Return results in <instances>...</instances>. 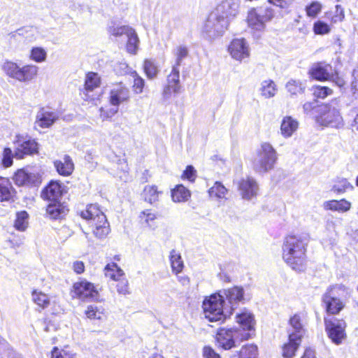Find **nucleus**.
<instances>
[{
	"instance_id": "11",
	"label": "nucleus",
	"mask_w": 358,
	"mask_h": 358,
	"mask_svg": "<svg viewBox=\"0 0 358 358\" xmlns=\"http://www.w3.org/2000/svg\"><path fill=\"white\" fill-rule=\"evenodd\" d=\"M325 329L329 338L336 345H340L346 338V323L337 318L325 319Z\"/></svg>"
},
{
	"instance_id": "55",
	"label": "nucleus",
	"mask_w": 358,
	"mask_h": 358,
	"mask_svg": "<svg viewBox=\"0 0 358 358\" xmlns=\"http://www.w3.org/2000/svg\"><path fill=\"white\" fill-rule=\"evenodd\" d=\"M100 117L104 121L112 117L118 112V108L113 107L108 110H105L103 108L99 109Z\"/></svg>"
},
{
	"instance_id": "58",
	"label": "nucleus",
	"mask_w": 358,
	"mask_h": 358,
	"mask_svg": "<svg viewBox=\"0 0 358 358\" xmlns=\"http://www.w3.org/2000/svg\"><path fill=\"white\" fill-rule=\"evenodd\" d=\"M352 76L353 80L351 84L352 91L355 98L358 99V69L354 70Z\"/></svg>"
},
{
	"instance_id": "31",
	"label": "nucleus",
	"mask_w": 358,
	"mask_h": 358,
	"mask_svg": "<svg viewBox=\"0 0 358 358\" xmlns=\"http://www.w3.org/2000/svg\"><path fill=\"white\" fill-rule=\"evenodd\" d=\"M285 88L292 96L303 94L306 90L305 83L299 80L290 79L286 84Z\"/></svg>"
},
{
	"instance_id": "12",
	"label": "nucleus",
	"mask_w": 358,
	"mask_h": 358,
	"mask_svg": "<svg viewBox=\"0 0 358 358\" xmlns=\"http://www.w3.org/2000/svg\"><path fill=\"white\" fill-rule=\"evenodd\" d=\"M100 83V77L96 73L89 72L87 73L84 87L80 92L82 99L87 101L98 99L99 94L97 90L99 88Z\"/></svg>"
},
{
	"instance_id": "59",
	"label": "nucleus",
	"mask_w": 358,
	"mask_h": 358,
	"mask_svg": "<svg viewBox=\"0 0 358 358\" xmlns=\"http://www.w3.org/2000/svg\"><path fill=\"white\" fill-rule=\"evenodd\" d=\"M182 177L187 178L190 182H193L196 178V171L192 166H187L184 171Z\"/></svg>"
},
{
	"instance_id": "24",
	"label": "nucleus",
	"mask_w": 358,
	"mask_h": 358,
	"mask_svg": "<svg viewBox=\"0 0 358 358\" xmlns=\"http://www.w3.org/2000/svg\"><path fill=\"white\" fill-rule=\"evenodd\" d=\"M290 329H289V338L292 341H301L305 334V329L301 323L299 315L295 314L289 319Z\"/></svg>"
},
{
	"instance_id": "2",
	"label": "nucleus",
	"mask_w": 358,
	"mask_h": 358,
	"mask_svg": "<svg viewBox=\"0 0 358 358\" xmlns=\"http://www.w3.org/2000/svg\"><path fill=\"white\" fill-rule=\"evenodd\" d=\"M278 159L275 150L269 143H263L257 150L256 155L252 162V167L258 173H265L274 168Z\"/></svg>"
},
{
	"instance_id": "5",
	"label": "nucleus",
	"mask_w": 358,
	"mask_h": 358,
	"mask_svg": "<svg viewBox=\"0 0 358 358\" xmlns=\"http://www.w3.org/2000/svg\"><path fill=\"white\" fill-rule=\"evenodd\" d=\"M274 17L273 9L268 6H262L251 8L247 16L248 27L253 31L263 32L266 29V24Z\"/></svg>"
},
{
	"instance_id": "10",
	"label": "nucleus",
	"mask_w": 358,
	"mask_h": 358,
	"mask_svg": "<svg viewBox=\"0 0 358 358\" xmlns=\"http://www.w3.org/2000/svg\"><path fill=\"white\" fill-rule=\"evenodd\" d=\"M13 144L15 156L17 159H22L25 155H32L38 152V145L37 142L27 135H16Z\"/></svg>"
},
{
	"instance_id": "6",
	"label": "nucleus",
	"mask_w": 358,
	"mask_h": 358,
	"mask_svg": "<svg viewBox=\"0 0 358 358\" xmlns=\"http://www.w3.org/2000/svg\"><path fill=\"white\" fill-rule=\"evenodd\" d=\"M229 24L213 10L209 14L202 28V35L206 40L212 41L222 36Z\"/></svg>"
},
{
	"instance_id": "60",
	"label": "nucleus",
	"mask_w": 358,
	"mask_h": 358,
	"mask_svg": "<svg viewBox=\"0 0 358 358\" xmlns=\"http://www.w3.org/2000/svg\"><path fill=\"white\" fill-rule=\"evenodd\" d=\"M330 77L331 78H329V80L333 82L338 87L341 88L345 86V80L342 77L339 76L337 73H332Z\"/></svg>"
},
{
	"instance_id": "1",
	"label": "nucleus",
	"mask_w": 358,
	"mask_h": 358,
	"mask_svg": "<svg viewBox=\"0 0 358 358\" xmlns=\"http://www.w3.org/2000/svg\"><path fill=\"white\" fill-rule=\"evenodd\" d=\"M309 236L306 234L289 235L284 238L282 255L285 262L296 271H303L306 267V251Z\"/></svg>"
},
{
	"instance_id": "48",
	"label": "nucleus",
	"mask_w": 358,
	"mask_h": 358,
	"mask_svg": "<svg viewBox=\"0 0 358 358\" xmlns=\"http://www.w3.org/2000/svg\"><path fill=\"white\" fill-rule=\"evenodd\" d=\"M181 88L180 85H172L167 83L164 87L162 92L163 99L165 100L169 99L172 94L177 95L180 93V90Z\"/></svg>"
},
{
	"instance_id": "37",
	"label": "nucleus",
	"mask_w": 358,
	"mask_h": 358,
	"mask_svg": "<svg viewBox=\"0 0 358 358\" xmlns=\"http://www.w3.org/2000/svg\"><path fill=\"white\" fill-rule=\"evenodd\" d=\"M353 189L354 186L346 178L337 179L331 187V191L337 194H343Z\"/></svg>"
},
{
	"instance_id": "13",
	"label": "nucleus",
	"mask_w": 358,
	"mask_h": 358,
	"mask_svg": "<svg viewBox=\"0 0 358 358\" xmlns=\"http://www.w3.org/2000/svg\"><path fill=\"white\" fill-rule=\"evenodd\" d=\"M220 293L224 296V299H225L230 305L228 309L231 311V314L232 310L235 309V306H238L240 303H244L250 299V296L245 294L244 289L239 286H234L224 289Z\"/></svg>"
},
{
	"instance_id": "39",
	"label": "nucleus",
	"mask_w": 358,
	"mask_h": 358,
	"mask_svg": "<svg viewBox=\"0 0 358 358\" xmlns=\"http://www.w3.org/2000/svg\"><path fill=\"white\" fill-rule=\"evenodd\" d=\"M85 314L90 320H101L105 314V309L101 306L90 305L85 310Z\"/></svg>"
},
{
	"instance_id": "50",
	"label": "nucleus",
	"mask_w": 358,
	"mask_h": 358,
	"mask_svg": "<svg viewBox=\"0 0 358 358\" xmlns=\"http://www.w3.org/2000/svg\"><path fill=\"white\" fill-rule=\"evenodd\" d=\"M131 76L134 78L133 89L136 94H141L143 92V87L145 86L144 80L138 76V74L134 71L131 73Z\"/></svg>"
},
{
	"instance_id": "63",
	"label": "nucleus",
	"mask_w": 358,
	"mask_h": 358,
	"mask_svg": "<svg viewBox=\"0 0 358 358\" xmlns=\"http://www.w3.org/2000/svg\"><path fill=\"white\" fill-rule=\"evenodd\" d=\"M203 356L205 358H220V355L210 347L203 348Z\"/></svg>"
},
{
	"instance_id": "20",
	"label": "nucleus",
	"mask_w": 358,
	"mask_h": 358,
	"mask_svg": "<svg viewBox=\"0 0 358 358\" xmlns=\"http://www.w3.org/2000/svg\"><path fill=\"white\" fill-rule=\"evenodd\" d=\"M13 180L18 186H36L40 183L38 173L24 169H20L15 173Z\"/></svg>"
},
{
	"instance_id": "45",
	"label": "nucleus",
	"mask_w": 358,
	"mask_h": 358,
	"mask_svg": "<svg viewBox=\"0 0 358 358\" xmlns=\"http://www.w3.org/2000/svg\"><path fill=\"white\" fill-rule=\"evenodd\" d=\"M131 27L127 25L116 26L113 24L108 27V32L113 36L119 37L123 35H127L131 31Z\"/></svg>"
},
{
	"instance_id": "21",
	"label": "nucleus",
	"mask_w": 358,
	"mask_h": 358,
	"mask_svg": "<svg viewBox=\"0 0 358 358\" xmlns=\"http://www.w3.org/2000/svg\"><path fill=\"white\" fill-rule=\"evenodd\" d=\"M64 191V187L58 181H50L42 190L41 196L43 199L53 201L61 200Z\"/></svg>"
},
{
	"instance_id": "19",
	"label": "nucleus",
	"mask_w": 358,
	"mask_h": 358,
	"mask_svg": "<svg viewBox=\"0 0 358 358\" xmlns=\"http://www.w3.org/2000/svg\"><path fill=\"white\" fill-rule=\"evenodd\" d=\"M59 118L56 111L49 108H41L37 112L35 121V127L48 128Z\"/></svg>"
},
{
	"instance_id": "9",
	"label": "nucleus",
	"mask_w": 358,
	"mask_h": 358,
	"mask_svg": "<svg viewBox=\"0 0 358 358\" xmlns=\"http://www.w3.org/2000/svg\"><path fill=\"white\" fill-rule=\"evenodd\" d=\"M250 338L248 332H242L238 329H221L217 334V341L219 345L224 350L231 349L235 346L236 343Z\"/></svg>"
},
{
	"instance_id": "33",
	"label": "nucleus",
	"mask_w": 358,
	"mask_h": 358,
	"mask_svg": "<svg viewBox=\"0 0 358 358\" xmlns=\"http://www.w3.org/2000/svg\"><path fill=\"white\" fill-rule=\"evenodd\" d=\"M171 196L174 202H184L190 197V192L182 185H178L171 191Z\"/></svg>"
},
{
	"instance_id": "14",
	"label": "nucleus",
	"mask_w": 358,
	"mask_h": 358,
	"mask_svg": "<svg viewBox=\"0 0 358 358\" xmlns=\"http://www.w3.org/2000/svg\"><path fill=\"white\" fill-rule=\"evenodd\" d=\"M240 0H223L213 10L229 24L238 14L240 8Z\"/></svg>"
},
{
	"instance_id": "47",
	"label": "nucleus",
	"mask_w": 358,
	"mask_h": 358,
	"mask_svg": "<svg viewBox=\"0 0 358 358\" xmlns=\"http://www.w3.org/2000/svg\"><path fill=\"white\" fill-rule=\"evenodd\" d=\"M143 69L147 77L150 79L155 78L159 72L157 66L151 59H145L144 61Z\"/></svg>"
},
{
	"instance_id": "15",
	"label": "nucleus",
	"mask_w": 358,
	"mask_h": 358,
	"mask_svg": "<svg viewBox=\"0 0 358 358\" xmlns=\"http://www.w3.org/2000/svg\"><path fill=\"white\" fill-rule=\"evenodd\" d=\"M130 99V91L122 83L113 85L111 87L109 96V103L115 108L122 103L128 102Z\"/></svg>"
},
{
	"instance_id": "22",
	"label": "nucleus",
	"mask_w": 358,
	"mask_h": 358,
	"mask_svg": "<svg viewBox=\"0 0 358 358\" xmlns=\"http://www.w3.org/2000/svg\"><path fill=\"white\" fill-rule=\"evenodd\" d=\"M322 122L326 126L337 127L341 122L342 117L339 109L332 105L325 106V110L321 116Z\"/></svg>"
},
{
	"instance_id": "64",
	"label": "nucleus",
	"mask_w": 358,
	"mask_h": 358,
	"mask_svg": "<svg viewBox=\"0 0 358 358\" xmlns=\"http://www.w3.org/2000/svg\"><path fill=\"white\" fill-rule=\"evenodd\" d=\"M73 269L76 273L80 274L85 271V264L81 261H76L73 264Z\"/></svg>"
},
{
	"instance_id": "4",
	"label": "nucleus",
	"mask_w": 358,
	"mask_h": 358,
	"mask_svg": "<svg viewBox=\"0 0 358 358\" xmlns=\"http://www.w3.org/2000/svg\"><path fill=\"white\" fill-rule=\"evenodd\" d=\"M80 216L85 220H93L95 228L93 234L98 238H103L109 234V224L106 215L96 204L88 205L85 210L80 212Z\"/></svg>"
},
{
	"instance_id": "44",
	"label": "nucleus",
	"mask_w": 358,
	"mask_h": 358,
	"mask_svg": "<svg viewBox=\"0 0 358 358\" xmlns=\"http://www.w3.org/2000/svg\"><path fill=\"white\" fill-rule=\"evenodd\" d=\"M34 302L41 308L44 309L50 305V298L41 292L34 291L32 292Z\"/></svg>"
},
{
	"instance_id": "53",
	"label": "nucleus",
	"mask_w": 358,
	"mask_h": 358,
	"mask_svg": "<svg viewBox=\"0 0 358 358\" xmlns=\"http://www.w3.org/2000/svg\"><path fill=\"white\" fill-rule=\"evenodd\" d=\"M13 154L10 148H6L3 152L2 164L7 168L13 164Z\"/></svg>"
},
{
	"instance_id": "40",
	"label": "nucleus",
	"mask_w": 358,
	"mask_h": 358,
	"mask_svg": "<svg viewBox=\"0 0 358 358\" xmlns=\"http://www.w3.org/2000/svg\"><path fill=\"white\" fill-rule=\"evenodd\" d=\"M301 341H292L289 338V342L284 345L282 348V356L284 358H292L295 355Z\"/></svg>"
},
{
	"instance_id": "61",
	"label": "nucleus",
	"mask_w": 358,
	"mask_h": 358,
	"mask_svg": "<svg viewBox=\"0 0 358 358\" xmlns=\"http://www.w3.org/2000/svg\"><path fill=\"white\" fill-rule=\"evenodd\" d=\"M292 0H268V2L279 6L282 8H287L289 4L292 3Z\"/></svg>"
},
{
	"instance_id": "54",
	"label": "nucleus",
	"mask_w": 358,
	"mask_h": 358,
	"mask_svg": "<svg viewBox=\"0 0 358 358\" xmlns=\"http://www.w3.org/2000/svg\"><path fill=\"white\" fill-rule=\"evenodd\" d=\"M313 29L316 34H324L329 31V25L321 21L315 22Z\"/></svg>"
},
{
	"instance_id": "18",
	"label": "nucleus",
	"mask_w": 358,
	"mask_h": 358,
	"mask_svg": "<svg viewBox=\"0 0 358 358\" xmlns=\"http://www.w3.org/2000/svg\"><path fill=\"white\" fill-rule=\"evenodd\" d=\"M238 190L243 199L250 201L257 196L259 185L254 178L246 177L239 181Z\"/></svg>"
},
{
	"instance_id": "32",
	"label": "nucleus",
	"mask_w": 358,
	"mask_h": 358,
	"mask_svg": "<svg viewBox=\"0 0 358 358\" xmlns=\"http://www.w3.org/2000/svg\"><path fill=\"white\" fill-rule=\"evenodd\" d=\"M277 90L276 85L272 80L262 81L259 88L261 95L265 99L273 97Z\"/></svg>"
},
{
	"instance_id": "30",
	"label": "nucleus",
	"mask_w": 358,
	"mask_h": 358,
	"mask_svg": "<svg viewBox=\"0 0 358 358\" xmlns=\"http://www.w3.org/2000/svg\"><path fill=\"white\" fill-rule=\"evenodd\" d=\"M324 208L332 211L344 213L351 208V203L345 199L341 200H330L324 203Z\"/></svg>"
},
{
	"instance_id": "38",
	"label": "nucleus",
	"mask_w": 358,
	"mask_h": 358,
	"mask_svg": "<svg viewBox=\"0 0 358 358\" xmlns=\"http://www.w3.org/2000/svg\"><path fill=\"white\" fill-rule=\"evenodd\" d=\"M105 275L114 280H120L124 275V273L117 264L112 263L106 266Z\"/></svg>"
},
{
	"instance_id": "28",
	"label": "nucleus",
	"mask_w": 358,
	"mask_h": 358,
	"mask_svg": "<svg viewBox=\"0 0 358 358\" xmlns=\"http://www.w3.org/2000/svg\"><path fill=\"white\" fill-rule=\"evenodd\" d=\"M49 204L47 206L46 212L47 214L52 219H59L62 217L68 211L66 206L61 202V200H57L53 201H49Z\"/></svg>"
},
{
	"instance_id": "62",
	"label": "nucleus",
	"mask_w": 358,
	"mask_h": 358,
	"mask_svg": "<svg viewBox=\"0 0 358 358\" xmlns=\"http://www.w3.org/2000/svg\"><path fill=\"white\" fill-rule=\"evenodd\" d=\"M51 358H70V357L66 352L59 351L57 348L55 347L52 351Z\"/></svg>"
},
{
	"instance_id": "23",
	"label": "nucleus",
	"mask_w": 358,
	"mask_h": 358,
	"mask_svg": "<svg viewBox=\"0 0 358 358\" xmlns=\"http://www.w3.org/2000/svg\"><path fill=\"white\" fill-rule=\"evenodd\" d=\"M332 72V66L325 63L315 64L310 70L311 76L314 79L320 81L329 80Z\"/></svg>"
},
{
	"instance_id": "25",
	"label": "nucleus",
	"mask_w": 358,
	"mask_h": 358,
	"mask_svg": "<svg viewBox=\"0 0 358 358\" xmlns=\"http://www.w3.org/2000/svg\"><path fill=\"white\" fill-rule=\"evenodd\" d=\"M236 322L242 328V332H248L254 329L255 320L254 315L249 310L244 309L236 315Z\"/></svg>"
},
{
	"instance_id": "26",
	"label": "nucleus",
	"mask_w": 358,
	"mask_h": 358,
	"mask_svg": "<svg viewBox=\"0 0 358 358\" xmlns=\"http://www.w3.org/2000/svg\"><path fill=\"white\" fill-rule=\"evenodd\" d=\"M299 122L292 116L283 117L280 124V134L285 138H290L298 129Z\"/></svg>"
},
{
	"instance_id": "46",
	"label": "nucleus",
	"mask_w": 358,
	"mask_h": 358,
	"mask_svg": "<svg viewBox=\"0 0 358 358\" xmlns=\"http://www.w3.org/2000/svg\"><path fill=\"white\" fill-rule=\"evenodd\" d=\"M29 215L26 211H21L17 213L15 222V227L16 229L24 231L28 226Z\"/></svg>"
},
{
	"instance_id": "57",
	"label": "nucleus",
	"mask_w": 358,
	"mask_h": 358,
	"mask_svg": "<svg viewBox=\"0 0 358 358\" xmlns=\"http://www.w3.org/2000/svg\"><path fill=\"white\" fill-rule=\"evenodd\" d=\"M117 284V291L119 294L126 295L129 293L128 287V281L125 279L118 280Z\"/></svg>"
},
{
	"instance_id": "29",
	"label": "nucleus",
	"mask_w": 358,
	"mask_h": 358,
	"mask_svg": "<svg viewBox=\"0 0 358 358\" xmlns=\"http://www.w3.org/2000/svg\"><path fill=\"white\" fill-rule=\"evenodd\" d=\"M15 190L8 178L0 176V201H8L14 196Z\"/></svg>"
},
{
	"instance_id": "42",
	"label": "nucleus",
	"mask_w": 358,
	"mask_h": 358,
	"mask_svg": "<svg viewBox=\"0 0 358 358\" xmlns=\"http://www.w3.org/2000/svg\"><path fill=\"white\" fill-rule=\"evenodd\" d=\"M173 54L176 58L175 64L173 66L179 68L182 60L188 56L189 50L186 45H180L173 50Z\"/></svg>"
},
{
	"instance_id": "7",
	"label": "nucleus",
	"mask_w": 358,
	"mask_h": 358,
	"mask_svg": "<svg viewBox=\"0 0 358 358\" xmlns=\"http://www.w3.org/2000/svg\"><path fill=\"white\" fill-rule=\"evenodd\" d=\"M2 69L8 77L22 83L31 80L38 73V67L35 65L20 67L17 64L10 61L3 63Z\"/></svg>"
},
{
	"instance_id": "35",
	"label": "nucleus",
	"mask_w": 358,
	"mask_h": 358,
	"mask_svg": "<svg viewBox=\"0 0 358 358\" xmlns=\"http://www.w3.org/2000/svg\"><path fill=\"white\" fill-rule=\"evenodd\" d=\"M169 258L173 273L178 274L182 271L184 267L180 255L175 250H172L170 252Z\"/></svg>"
},
{
	"instance_id": "36",
	"label": "nucleus",
	"mask_w": 358,
	"mask_h": 358,
	"mask_svg": "<svg viewBox=\"0 0 358 358\" xmlns=\"http://www.w3.org/2000/svg\"><path fill=\"white\" fill-rule=\"evenodd\" d=\"M127 50L130 54H136L138 49L139 39L136 31L132 28L131 31L127 35Z\"/></svg>"
},
{
	"instance_id": "17",
	"label": "nucleus",
	"mask_w": 358,
	"mask_h": 358,
	"mask_svg": "<svg viewBox=\"0 0 358 358\" xmlns=\"http://www.w3.org/2000/svg\"><path fill=\"white\" fill-rule=\"evenodd\" d=\"M73 292L82 300L88 299L96 300L99 296V292L94 285L86 280L76 282L73 285Z\"/></svg>"
},
{
	"instance_id": "41",
	"label": "nucleus",
	"mask_w": 358,
	"mask_h": 358,
	"mask_svg": "<svg viewBox=\"0 0 358 358\" xmlns=\"http://www.w3.org/2000/svg\"><path fill=\"white\" fill-rule=\"evenodd\" d=\"M161 192L158 191L155 185H147L144 187L143 194L145 200L150 203H153L158 201Z\"/></svg>"
},
{
	"instance_id": "56",
	"label": "nucleus",
	"mask_w": 358,
	"mask_h": 358,
	"mask_svg": "<svg viewBox=\"0 0 358 358\" xmlns=\"http://www.w3.org/2000/svg\"><path fill=\"white\" fill-rule=\"evenodd\" d=\"M322 6L318 2H313L306 8L308 16L315 17L321 10Z\"/></svg>"
},
{
	"instance_id": "3",
	"label": "nucleus",
	"mask_w": 358,
	"mask_h": 358,
	"mask_svg": "<svg viewBox=\"0 0 358 358\" xmlns=\"http://www.w3.org/2000/svg\"><path fill=\"white\" fill-rule=\"evenodd\" d=\"M224 303V296L220 293L213 294L206 298L203 302L205 317L210 322L224 320L227 315H231V311Z\"/></svg>"
},
{
	"instance_id": "8",
	"label": "nucleus",
	"mask_w": 358,
	"mask_h": 358,
	"mask_svg": "<svg viewBox=\"0 0 358 358\" xmlns=\"http://www.w3.org/2000/svg\"><path fill=\"white\" fill-rule=\"evenodd\" d=\"M344 290L345 287L342 285H333L328 287L322 295V303L329 314L336 315L344 308L345 304L340 298V292Z\"/></svg>"
},
{
	"instance_id": "52",
	"label": "nucleus",
	"mask_w": 358,
	"mask_h": 358,
	"mask_svg": "<svg viewBox=\"0 0 358 358\" xmlns=\"http://www.w3.org/2000/svg\"><path fill=\"white\" fill-rule=\"evenodd\" d=\"M167 83L172 85H180V69L177 66H172L170 74L167 76Z\"/></svg>"
},
{
	"instance_id": "51",
	"label": "nucleus",
	"mask_w": 358,
	"mask_h": 358,
	"mask_svg": "<svg viewBox=\"0 0 358 358\" xmlns=\"http://www.w3.org/2000/svg\"><path fill=\"white\" fill-rule=\"evenodd\" d=\"M332 92V90L327 87L317 85L313 87V95L317 99H324Z\"/></svg>"
},
{
	"instance_id": "43",
	"label": "nucleus",
	"mask_w": 358,
	"mask_h": 358,
	"mask_svg": "<svg viewBox=\"0 0 358 358\" xmlns=\"http://www.w3.org/2000/svg\"><path fill=\"white\" fill-rule=\"evenodd\" d=\"M208 193L212 198L224 199L227 193V189L220 182H215L208 190Z\"/></svg>"
},
{
	"instance_id": "27",
	"label": "nucleus",
	"mask_w": 358,
	"mask_h": 358,
	"mask_svg": "<svg viewBox=\"0 0 358 358\" xmlns=\"http://www.w3.org/2000/svg\"><path fill=\"white\" fill-rule=\"evenodd\" d=\"M57 173L63 176H70L74 170V164L70 156L66 155L62 159L54 162Z\"/></svg>"
},
{
	"instance_id": "49",
	"label": "nucleus",
	"mask_w": 358,
	"mask_h": 358,
	"mask_svg": "<svg viewBox=\"0 0 358 358\" xmlns=\"http://www.w3.org/2000/svg\"><path fill=\"white\" fill-rule=\"evenodd\" d=\"M46 51L42 48H33L31 51L30 57L36 62H43L46 59Z\"/></svg>"
},
{
	"instance_id": "34",
	"label": "nucleus",
	"mask_w": 358,
	"mask_h": 358,
	"mask_svg": "<svg viewBox=\"0 0 358 358\" xmlns=\"http://www.w3.org/2000/svg\"><path fill=\"white\" fill-rule=\"evenodd\" d=\"M157 217V214L149 209L142 211L139 215L141 224L152 229L155 227V220Z\"/></svg>"
},
{
	"instance_id": "16",
	"label": "nucleus",
	"mask_w": 358,
	"mask_h": 358,
	"mask_svg": "<svg viewBox=\"0 0 358 358\" xmlns=\"http://www.w3.org/2000/svg\"><path fill=\"white\" fill-rule=\"evenodd\" d=\"M228 51L231 57L238 61L250 56L248 44L244 38L234 39L228 47Z\"/></svg>"
}]
</instances>
